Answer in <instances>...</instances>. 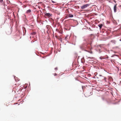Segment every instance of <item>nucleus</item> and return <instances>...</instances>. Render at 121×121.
<instances>
[{
	"instance_id": "8",
	"label": "nucleus",
	"mask_w": 121,
	"mask_h": 121,
	"mask_svg": "<svg viewBox=\"0 0 121 121\" xmlns=\"http://www.w3.org/2000/svg\"><path fill=\"white\" fill-rule=\"evenodd\" d=\"M31 12V11L30 9H29L27 11L26 13H30Z\"/></svg>"
},
{
	"instance_id": "15",
	"label": "nucleus",
	"mask_w": 121,
	"mask_h": 121,
	"mask_svg": "<svg viewBox=\"0 0 121 121\" xmlns=\"http://www.w3.org/2000/svg\"><path fill=\"white\" fill-rule=\"evenodd\" d=\"M54 76H55L57 75L56 73H55L53 74Z\"/></svg>"
},
{
	"instance_id": "17",
	"label": "nucleus",
	"mask_w": 121,
	"mask_h": 121,
	"mask_svg": "<svg viewBox=\"0 0 121 121\" xmlns=\"http://www.w3.org/2000/svg\"><path fill=\"white\" fill-rule=\"evenodd\" d=\"M51 1H52V3H56V2H55L54 1H53L52 0Z\"/></svg>"
},
{
	"instance_id": "14",
	"label": "nucleus",
	"mask_w": 121,
	"mask_h": 121,
	"mask_svg": "<svg viewBox=\"0 0 121 121\" xmlns=\"http://www.w3.org/2000/svg\"><path fill=\"white\" fill-rule=\"evenodd\" d=\"M55 70L56 71L58 69V68L57 67H56L55 68Z\"/></svg>"
},
{
	"instance_id": "6",
	"label": "nucleus",
	"mask_w": 121,
	"mask_h": 121,
	"mask_svg": "<svg viewBox=\"0 0 121 121\" xmlns=\"http://www.w3.org/2000/svg\"><path fill=\"white\" fill-rule=\"evenodd\" d=\"M87 57L88 58L90 59H94V58L92 57H90L89 56H87Z\"/></svg>"
},
{
	"instance_id": "1",
	"label": "nucleus",
	"mask_w": 121,
	"mask_h": 121,
	"mask_svg": "<svg viewBox=\"0 0 121 121\" xmlns=\"http://www.w3.org/2000/svg\"><path fill=\"white\" fill-rule=\"evenodd\" d=\"M90 5V4H85L81 7V8L82 9H84L89 6Z\"/></svg>"
},
{
	"instance_id": "13",
	"label": "nucleus",
	"mask_w": 121,
	"mask_h": 121,
	"mask_svg": "<svg viewBox=\"0 0 121 121\" xmlns=\"http://www.w3.org/2000/svg\"><path fill=\"white\" fill-rule=\"evenodd\" d=\"M46 27L48 29V28H50V26H48V25Z\"/></svg>"
},
{
	"instance_id": "9",
	"label": "nucleus",
	"mask_w": 121,
	"mask_h": 121,
	"mask_svg": "<svg viewBox=\"0 0 121 121\" xmlns=\"http://www.w3.org/2000/svg\"><path fill=\"white\" fill-rule=\"evenodd\" d=\"M111 42L114 44L116 43V41L114 40H112Z\"/></svg>"
},
{
	"instance_id": "11",
	"label": "nucleus",
	"mask_w": 121,
	"mask_h": 121,
	"mask_svg": "<svg viewBox=\"0 0 121 121\" xmlns=\"http://www.w3.org/2000/svg\"><path fill=\"white\" fill-rule=\"evenodd\" d=\"M36 34V32H33L31 33V34L32 35H34Z\"/></svg>"
},
{
	"instance_id": "2",
	"label": "nucleus",
	"mask_w": 121,
	"mask_h": 121,
	"mask_svg": "<svg viewBox=\"0 0 121 121\" xmlns=\"http://www.w3.org/2000/svg\"><path fill=\"white\" fill-rule=\"evenodd\" d=\"M52 14L49 13H46L45 14V16L47 17H50L52 16Z\"/></svg>"
},
{
	"instance_id": "7",
	"label": "nucleus",
	"mask_w": 121,
	"mask_h": 121,
	"mask_svg": "<svg viewBox=\"0 0 121 121\" xmlns=\"http://www.w3.org/2000/svg\"><path fill=\"white\" fill-rule=\"evenodd\" d=\"M68 16L69 17H73V15L72 14H69L68 15Z\"/></svg>"
},
{
	"instance_id": "16",
	"label": "nucleus",
	"mask_w": 121,
	"mask_h": 121,
	"mask_svg": "<svg viewBox=\"0 0 121 121\" xmlns=\"http://www.w3.org/2000/svg\"><path fill=\"white\" fill-rule=\"evenodd\" d=\"M89 52L91 54H92V51H91L90 52Z\"/></svg>"
},
{
	"instance_id": "19",
	"label": "nucleus",
	"mask_w": 121,
	"mask_h": 121,
	"mask_svg": "<svg viewBox=\"0 0 121 121\" xmlns=\"http://www.w3.org/2000/svg\"><path fill=\"white\" fill-rule=\"evenodd\" d=\"M119 7H120V8L121 9V5H120L119 6Z\"/></svg>"
},
{
	"instance_id": "21",
	"label": "nucleus",
	"mask_w": 121,
	"mask_h": 121,
	"mask_svg": "<svg viewBox=\"0 0 121 121\" xmlns=\"http://www.w3.org/2000/svg\"><path fill=\"white\" fill-rule=\"evenodd\" d=\"M24 28V29L25 30V28Z\"/></svg>"
},
{
	"instance_id": "10",
	"label": "nucleus",
	"mask_w": 121,
	"mask_h": 121,
	"mask_svg": "<svg viewBox=\"0 0 121 121\" xmlns=\"http://www.w3.org/2000/svg\"><path fill=\"white\" fill-rule=\"evenodd\" d=\"M69 37L68 36H66L65 38V40H67L68 39V38Z\"/></svg>"
},
{
	"instance_id": "4",
	"label": "nucleus",
	"mask_w": 121,
	"mask_h": 121,
	"mask_svg": "<svg viewBox=\"0 0 121 121\" xmlns=\"http://www.w3.org/2000/svg\"><path fill=\"white\" fill-rule=\"evenodd\" d=\"M0 4L1 5H5L3 1V0H0Z\"/></svg>"
},
{
	"instance_id": "3",
	"label": "nucleus",
	"mask_w": 121,
	"mask_h": 121,
	"mask_svg": "<svg viewBox=\"0 0 121 121\" xmlns=\"http://www.w3.org/2000/svg\"><path fill=\"white\" fill-rule=\"evenodd\" d=\"M117 4H116L114 5L113 8V9L115 12H116L117 11Z\"/></svg>"
},
{
	"instance_id": "5",
	"label": "nucleus",
	"mask_w": 121,
	"mask_h": 121,
	"mask_svg": "<svg viewBox=\"0 0 121 121\" xmlns=\"http://www.w3.org/2000/svg\"><path fill=\"white\" fill-rule=\"evenodd\" d=\"M98 26L99 27L100 29H101L103 26V25L102 24H99L98 25Z\"/></svg>"
},
{
	"instance_id": "20",
	"label": "nucleus",
	"mask_w": 121,
	"mask_h": 121,
	"mask_svg": "<svg viewBox=\"0 0 121 121\" xmlns=\"http://www.w3.org/2000/svg\"><path fill=\"white\" fill-rule=\"evenodd\" d=\"M59 33H62V32H59Z\"/></svg>"
},
{
	"instance_id": "18",
	"label": "nucleus",
	"mask_w": 121,
	"mask_h": 121,
	"mask_svg": "<svg viewBox=\"0 0 121 121\" xmlns=\"http://www.w3.org/2000/svg\"><path fill=\"white\" fill-rule=\"evenodd\" d=\"M113 1V2H115V3H116V1L115 0H114Z\"/></svg>"
},
{
	"instance_id": "12",
	"label": "nucleus",
	"mask_w": 121,
	"mask_h": 121,
	"mask_svg": "<svg viewBox=\"0 0 121 121\" xmlns=\"http://www.w3.org/2000/svg\"><path fill=\"white\" fill-rule=\"evenodd\" d=\"M56 38L58 39H61V38H60V37L59 36H56Z\"/></svg>"
}]
</instances>
